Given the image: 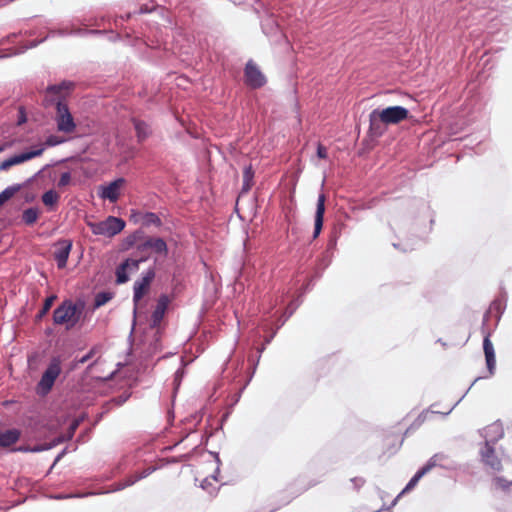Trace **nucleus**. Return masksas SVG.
<instances>
[{"label": "nucleus", "mask_w": 512, "mask_h": 512, "mask_svg": "<svg viewBox=\"0 0 512 512\" xmlns=\"http://www.w3.org/2000/svg\"><path fill=\"white\" fill-rule=\"evenodd\" d=\"M155 471V467L149 466L145 469H143L141 472H137L133 475L128 476L122 484H120V488H126L128 486H131L135 484L137 481L146 478L150 474H152Z\"/></svg>", "instance_id": "20"}, {"label": "nucleus", "mask_w": 512, "mask_h": 512, "mask_svg": "<svg viewBox=\"0 0 512 512\" xmlns=\"http://www.w3.org/2000/svg\"><path fill=\"white\" fill-rule=\"evenodd\" d=\"M253 177H254V171L252 170L251 165L245 167L243 171V184L241 193H247L251 187L253 186Z\"/></svg>", "instance_id": "22"}, {"label": "nucleus", "mask_w": 512, "mask_h": 512, "mask_svg": "<svg viewBox=\"0 0 512 512\" xmlns=\"http://www.w3.org/2000/svg\"><path fill=\"white\" fill-rule=\"evenodd\" d=\"M138 259H126L116 269V282L118 284L126 283L129 280L128 272H136L139 269V264L148 259L149 255L140 254Z\"/></svg>", "instance_id": "8"}, {"label": "nucleus", "mask_w": 512, "mask_h": 512, "mask_svg": "<svg viewBox=\"0 0 512 512\" xmlns=\"http://www.w3.org/2000/svg\"><path fill=\"white\" fill-rule=\"evenodd\" d=\"M55 299H56L55 295H52V296L47 297L45 299L43 307H42V309L39 312V317L44 316L50 310V308L52 307V304H53Z\"/></svg>", "instance_id": "30"}, {"label": "nucleus", "mask_w": 512, "mask_h": 512, "mask_svg": "<svg viewBox=\"0 0 512 512\" xmlns=\"http://www.w3.org/2000/svg\"><path fill=\"white\" fill-rule=\"evenodd\" d=\"M155 278L154 269H148L141 279L134 283L133 301L137 304L149 291L150 285Z\"/></svg>", "instance_id": "11"}, {"label": "nucleus", "mask_w": 512, "mask_h": 512, "mask_svg": "<svg viewBox=\"0 0 512 512\" xmlns=\"http://www.w3.org/2000/svg\"><path fill=\"white\" fill-rule=\"evenodd\" d=\"M19 187H8L0 193V206L14 196Z\"/></svg>", "instance_id": "28"}, {"label": "nucleus", "mask_w": 512, "mask_h": 512, "mask_svg": "<svg viewBox=\"0 0 512 512\" xmlns=\"http://www.w3.org/2000/svg\"><path fill=\"white\" fill-rule=\"evenodd\" d=\"M317 156L321 159H326L328 154H327V149L325 146L319 144L318 147H317Z\"/></svg>", "instance_id": "34"}, {"label": "nucleus", "mask_w": 512, "mask_h": 512, "mask_svg": "<svg viewBox=\"0 0 512 512\" xmlns=\"http://www.w3.org/2000/svg\"><path fill=\"white\" fill-rule=\"evenodd\" d=\"M71 248L72 242L70 240L64 239L56 243L53 255L59 269L66 267Z\"/></svg>", "instance_id": "13"}, {"label": "nucleus", "mask_w": 512, "mask_h": 512, "mask_svg": "<svg viewBox=\"0 0 512 512\" xmlns=\"http://www.w3.org/2000/svg\"><path fill=\"white\" fill-rule=\"evenodd\" d=\"M479 454L480 460L485 467L494 472L502 471L503 465L501 459L496 454L493 445H490L489 443H484L483 447L480 449Z\"/></svg>", "instance_id": "9"}, {"label": "nucleus", "mask_w": 512, "mask_h": 512, "mask_svg": "<svg viewBox=\"0 0 512 512\" xmlns=\"http://www.w3.org/2000/svg\"><path fill=\"white\" fill-rule=\"evenodd\" d=\"M266 81V77L258 65L253 60H249L244 69L245 84L252 89H258L263 87Z\"/></svg>", "instance_id": "6"}, {"label": "nucleus", "mask_w": 512, "mask_h": 512, "mask_svg": "<svg viewBox=\"0 0 512 512\" xmlns=\"http://www.w3.org/2000/svg\"><path fill=\"white\" fill-rule=\"evenodd\" d=\"M148 250L153 253L166 257L168 254V247L166 242L159 237H147L142 243L137 246L139 254L148 255Z\"/></svg>", "instance_id": "10"}, {"label": "nucleus", "mask_w": 512, "mask_h": 512, "mask_svg": "<svg viewBox=\"0 0 512 512\" xmlns=\"http://www.w3.org/2000/svg\"><path fill=\"white\" fill-rule=\"evenodd\" d=\"M70 182H71V174L69 172H64L61 174L57 185H58V187H65V186L69 185Z\"/></svg>", "instance_id": "31"}, {"label": "nucleus", "mask_w": 512, "mask_h": 512, "mask_svg": "<svg viewBox=\"0 0 512 512\" xmlns=\"http://www.w3.org/2000/svg\"><path fill=\"white\" fill-rule=\"evenodd\" d=\"M21 431L16 428L0 430V447L9 448L19 441Z\"/></svg>", "instance_id": "18"}, {"label": "nucleus", "mask_w": 512, "mask_h": 512, "mask_svg": "<svg viewBox=\"0 0 512 512\" xmlns=\"http://www.w3.org/2000/svg\"><path fill=\"white\" fill-rule=\"evenodd\" d=\"M125 179L124 178H118L111 183H109L107 186L102 188V192L100 196L103 199H108L110 202L114 203L118 200L120 195V188L124 185Z\"/></svg>", "instance_id": "15"}, {"label": "nucleus", "mask_w": 512, "mask_h": 512, "mask_svg": "<svg viewBox=\"0 0 512 512\" xmlns=\"http://www.w3.org/2000/svg\"><path fill=\"white\" fill-rule=\"evenodd\" d=\"M492 484L495 489L504 492L509 491L512 488V481L501 476L494 477L492 479Z\"/></svg>", "instance_id": "24"}, {"label": "nucleus", "mask_w": 512, "mask_h": 512, "mask_svg": "<svg viewBox=\"0 0 512 512\" xmlns=\"http://www.w3.org/2000/svg\"><path fill=\"white\" fill-rule=\"evenodd\" d=\"M61 371V359L53 357L38 383V389L42 394L50 392Z\"/></svg>", "instance_id": "5"}, {"label": "nucleus", "mask_w": 512, "mask_h": 512, "mask_svg": "<svg viewBox=\"0 0 512 512\" xmlns=\"http://www.w3.org/2000/svg\"><path fill=\"white\" fill-rule=\"evenodd\" d=\"M96 352V348H92L86 355L79 359V363L84 364L91 359Z\"/></svg>", "instance_id": "35"}, {"label": "nucleus", "mask_w": 512, "mask_h": 512, "mask_svg": "<svg viewBox=\"0 0 512 512\" xmlns=\"http://www.w3.org/2000/svg\"><path fill=\"white\" fill-rule=\"evenodd\" d=\"M64 142V137L58 135H50L46 138L45 142H39L37 145H43L45 150L46 147H54Z\"/></svg>", "instance_id": "26"}, {"label": "nucleus", "mask_w": 512, "mask_h": 512, "mask_svg": "<svg viewBox=\"0 0 512 512\" xmlns=\"http://www.w3.org/2000/svg\"><path fill=\"white\" fill-rule=\"evenodd\" d=\"M8 146H9V144L1 145L0 146V153L3 152Z\"/></svg>", "instance_id": "36"}, {"label": "nucleus", "mask_w": 512, "mask_h": 512, "mask_svg": "<svg viewBox=\"0 0 512 512\" xmlns=\"http://www.w3.org/2000/svg\"><path fill=\"white\" fill-rule=\"evenodd\" d=\"M45 449H48V447L44 446V445H39V446H35L33 448H30V447H19L17 450L18 451H22V452H40V451H43Z\"/></svg>", "instance_id": "33"}, {"label": "nucleus", "mask_w": 512, "mask_h": 512, "mask_svg": "<svg viewBox=\"0 0 512 512\" xmlns=\"http://www.w3.org/2000/svg\"><path fill=\"white\" fill-rule=\"evenodd\" d=\"M111 298L112 297L110 293H98L95 297V306L100 307L106 304Z\"/></svg>", "instance_id": "29"}, {"label": "nucleus", "mask_w": 512, "mask_h": 512, "mask_svg": "<svg viewBox=\"0 0 512 512\" xmlns=\"http://www.w3.org/2000/svg\"><path fill=\"white\" fill-rule=\"evenodd\" d=\"M143 224L146 226L155 225V226L159 227V226H161L162 222L157 214L148 212L143 217Z\"/></svg>", "instance_id": "27"}, {"label": "nucleus", "mask_w": 512, "mask_h": 512, "mask_svg": "<svg viewBox=\"0 0 512 512\" xmlns=\"http://www.w3.org/2000/svg\"><path fill=\"white\" fill-rule=\"evenodd\" d=\"M74 84L70 81H63L57 85L48 86L44 98V105L46 107L50 105L56 106L55 121L57 129L64 133H73L76 129L74 118L69 111L65 98L73 90Z\"/></svg>", "instance_id": "1"}, {"label": "nucleus", "mask_w": 512, "mask_h": 512, "mask_svg": "<svg viewBox=\"0 0 512 512\" xmlns=\"http://www.w3.org/2000/svg\"><path fill=\"white\" fill-rule=\"evenodd\" d=\"M443 459H445V456L443 454H435L434 456H432L429 459V461L420 470L416 472V474L411 478V480L408 482V484L406 485L402 492L404 493L413 489L417 485L419 480L424 475H426L432 468L436 467L437 465H440L439 462L442 461Z\"/></svg>", "instance_id": "12"}, {"label": "nucleus", "mask_w": 512, "mask_h": 512, "mask_svg": "<svg viewBox=\"0 0 512 512\" xmlns=\"http://www.w3.org/2000/svg\"><path fill=\"white\" fill-rule=\"evenodd\" d=\"M39 217V212L36 208H28L24 210L22 214V219L25 224L32 225L34 224Z\"/></svg>", "instance_id": "25"}, {"label": "nucleus", "mask_w": 512, "mask_h": 512, "mask_svg": "<svg viewBox=\"0 0 512 512\" xmlns=\"http://www.w3.org/2000/svg\"><path fill=\"white\" fill-rule=\"evenodd\" d=\"M60 199V195L54 190H48L42 195V202L45 206L49 207L50 210H54Z\"/></svg>", "instance_id": "21"}, {"label": "nucleus", "mask_w": 512, "mask_h": 512, "mask_svg": "<svg viewBox=\"0 0 512 512\" xmlns=\"http://www.w3.org/2000/svg\"><path fill=\"white\" fill-rule=\"evenodd\" d=\"M326 196L324 193L319 194L317 199V207L315 213L314 233L313 238H317L322 230L324 213H325Z\"/></svg>", "instance_id": "16"}, {"label": "nucleus", "mask_w": 512, "mask_h": 512, "mask_svg": "<svg viewBox=\"0 0 512 512\" xmlns=\"http://www.w3.org/2000/svg\"><path fill=\"white\" fill-rule=\"evenodd\" d=\"M44 153L43 145H33L30 150L16 154L0 163V170H8L14 165H18L39 157Z\"/></svg>", "instance_id": "7"}, {"label": "nucleus", "mask_w": 512, "mask_h": 512, "mask_svg": "<svg viewBox=\"0 0 512 512\" xmlns=\"http://www.w3.org/2000/svg\"><path fill=\"white\" fill-rule=\"evenodd\" d=\"M134 128L136 130L137 138L139 141L145 140L149 135L148 125L140 120L133 119Z\"/></svg>", "instance_id": "23"}, {"label": "nucleus", "mask_w": 512, "mask_h": 512, "mask_svg": "<svg viewBox=\"0 0 512 512\" xmlns=\"http://www.w3.org/2000/svg\"><path fill=\"white\" fill-rule=\"evenodd\" d=\"M81 309L72 301H64L53 312V321L57 325H66V329L73 328L79 321Z\"/></svg>", "instance_id": "3"}, {"label": "nucleus", "mask_w": 512, "mask_h": 512, "mask_svg": "<svg viewBox=\"0 0 512 512\" xmlns=\"http://www.w3.org/2000/svg\"><path fill=\"white\" fill-rule=\"evenodd\" d=\"M27 121V117H26V112H25V109L23 106H20L18 108V118H17V125H22L24 123H26Z\"/></svg>", "instance_id": "32"}, {"label": "nucleus", "mask_w": 512, "mask_h": 512, "mask_svg": "<svg viewBox=\"0 0 512 512\" xmlns=\"http://www.w3.org/2000/svg\"><path fill=\"white\" fill-rule=\"evenodd\" d=\"M503 435V426L499 422H494L482 430V436L485 438V443H489L490 445H493L495 442L500 440Z\"/></svg>", "instance_id": "17"}, {"label": "nucleus", "mask_w": 512, "mask_h": 512, "mask_svg": "<svg viewBox=\"0 0 512 512\" xmlns=\"http://www.w3.org/2000/svg\"><path fill=\"white\" fill-rule=\"evenodd\" d=\"M88 227L94 235L113 237L119 234L125 227V221L121 218L109 216L100 222H88Z\"/></svg>", "instance_id": "4"}, {"label": "nucleus", "mask_w": 512, "mask_h": 512, "mask_svg": "<svg viewBox=\"0 0 512 512\" xmlns=\"http://www.w3.org/2000/svg\"><path fill=\"white\" fill-rule=\"evenodd\" d=\"M170 303V299L167 295H161L157 301V305L155 310L151 315V327L156 328L160 325L168 305Z\"/></svg>", "instance_id": "14"}, {"label": "nucleus", "mask_w": 512, "mask_h": 512, "mask_svg": "<svg viewBox=\"0 0 512 512\" xmlns=\"http://www.w3.org/2000/svg\"><path fill=\"white\" fill-rule=\"evenodd\" d=\"M408 116V109L402 106L374 109L369 114V132L372 136L380 137L386 132L388 125L399 124L406 120Z\"/></svg>", "instance_id": "2"}, {"label": "nucleus", "mask_w": 512, "mask_h": 512, "mask_svg": "<svg viewBox=\"0 0 512 512\" xmlns=\"http://www.w3.org/2000/svg\"><path fill=\"white\" fill-rule=\"evenodd\" d=\"M483 350L485 354L487 368L490 374L494 373L496 366L495 351L492 342L490 341L489 335L483 340Z\"/></svg>", "instance_id": "19"}]
</instances>
